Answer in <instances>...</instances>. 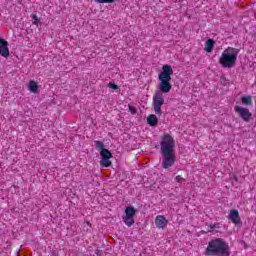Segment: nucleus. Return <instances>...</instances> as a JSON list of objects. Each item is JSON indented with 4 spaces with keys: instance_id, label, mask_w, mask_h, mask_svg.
Returning <instances> with one entry per match:
<instances>
[{
    "instance_id": "7",
    "label": "nucleus",
    "mask_w": 256,
    "mask_h": 256,
    "mask_svg": "<svg viewBox=\"0 0 256 256\" xmlns=\"http://www.w3.org/2000/svg\"><path fill=\"white\" fill-rule=\"evenodd\" d=\"M0 55L1 57H9V42H7L5 39L0 38Z\"/></svg>"
},
{
    "instance_id": "18",
    "label": "nucleus",
    "mask_w": 256,
    "mask_h": 256,
    "mask_svg": "<svg viewBox=\"0 0 256 256\" xmlns=\"http://www.w3.org/2000/svg\"><path fill=\"white\" fill-rule=\"evenodd\" d=\"M108 87L110 89H113L114 91H117V89H119V86L115 83H108Z\"/></svg>"
},
{
    "instance_id": "22",
    "label": "nucleus",
    "mask_w": 256,
    "mask_h": 256,
    "mask_svg": "<svg viewBox=\"0 0 256 256\" xmlns=\"http://www.w3.org/2000/svg\"><path fill=\"white\" fill-rule=\"evenodd\" d=\"M84 223H85V225H87L88 227H91V222L85 221Z\"/></svg>"
},
{
    "instance_id": "4",
    "label": "nucleus",
    "mask_w": 256,
    "mask_h": 256,
    "mask_svg": "<svg viewBox=\"0 0 256 256\" xmlns=\"http://www.w3.org/2000/svg\"><path fill=\"white\" fill-rule=\"evenodd\" d=\"M237 55H239V49L228 47L225 49L219 59L220 65L224 69H232L237 63Z\"/></svg>"
},
{
    "instance_id": "8",
    "label": "nucleus",
    "mask_w": 256,
    "mask_h": 256,
    "mask_svg": "<svg viewBox=\"0 0 256 256\" xmlns=\"http://www.w3.org/2000/svg\"><path fill=\"white\" fill-rule=\"evenodd\" d=\"M228 219L234 223V225H240L241 224V216H239V210L232 209L230 210V213L228 215Z\"/></svg>"
},
{
    "instance_id": "21",
    "label": "nucleus",
    "mask_w": 256,
    "mask_h": 256,
    "mask_svg": "<svg viewBox=\"0 0 256 256\" xmlns=\"http://www.w3.org/2000/svg\"><path fill=\"white\" fill-rule=\"evenodd\" d=\"M175 181L176 183H184L185 179L178 175L175 177Z\"/></svg>"
},
{
    "instance_id": "14",
    "label": "nucleus",
    "mask_w": 256,
    "mask_h": 256,
    "mask_svg": "<svg viewBox=\"0 0 256 256\" xmlns=\"http://www.w3.org/2000/svg\"><path fill=\"white\" fill-rule=\"evenodd\" d=\"M243 105H253V100H251V96H243L241 99Z\"/></svg>"
},
{
    "instance_id": "5",
    "label": "nucleus",
    "mask_w": 256,
    "mask_h": 256,
    "mask_svg": "<svg viewBox=\"0 0 256 256\" xmlns=\"http://www.w3.org/2000/svg\"><path fill=\"white\" fill-rule=\"evenodd\" d=\"M95 148L97 151L100 152V165L101 167H111V157H113V154H111V151L109 149L105 148V144L102 141L96 140L94 141Z\"/></svg>"
},
{
    "instance_id": "19",
    "label": "nucleus",
    "mask_w": 256,
    "mask_h": 256,
    "mask_svg": "<svg viewBox=\"0 0 256 256\" xmlns=\"http://www.w3.org/2000/svg\"><path fill=\"white\" fill-rule=\"evenodd\" d=\"M208 228H209L208 231L211 233V231H213V229H219V224H210L208 226Z\"/></svg>"
},
{
    "instance_id": "3",
    "label": "nucleus",
    "mask_w": 256,
    "mask_h": 256,
    "mask_svg": "<svg viewBox=\"0 0 256 256\" xmlns=\"http://www.w3.org/2000/svg\"><path fill=\"white\" fill-rule=\"evenodd\" d=\"M208 255H218V256H229L231 255V250L229 245L225 240L221 238H216L208 243L206 248Z\"/></svg>"
},
{
    "instance_id": "9",
    "label": "nucleus",
    "mask_w": 256,
    "mask_h": 256,
    "mask_svg": "<svg viewBox=\"0 0 256 256\" xmlns=\"http://www.w3.org/2000/svg\"><path fill=\"white\" fill-rule=\"evenodd\" d=\"M154 223L158 229H165V227H167L169 221L167 220V218H165V216L158 215V216H156Z\"/></svg>"
},
{
    "instance_id": "16",
    "label": "nucleus",
    "mask_w": 256,
    "mask_h": 256,
    "mask_svg": "<svg viewBox=\"0 0 256 256\" xmlns=\"http://www.w3.org/2000/svg\"><path fill=\"white\" fill-rule=\"evenodd\" d=\"M96 3H101V4H111L115 3V0H95Z\"/></svg>"
},
{
    "instance_id": "15",
    "label": "nucleus",
    "mask_w": 256,
    "mask_h": 256,
    "mask_svg": "<svg viewBox=\"0 0 256 256\" xmlns=\"http://www.w3.org/2000/svg\"><path fill=\"white\" fill-rule=\"evenodd\" d=\"M123 221L125 225L129 226V206H127L125 209V216L123 217Z\"/></svg>"
},
{
    "instance_id": "17",
    "label": "nucleus",
    "mask_w": 256,
    "mask_h": 256,
    "mask_svg": "<svg viewBox=\"0 0 256 256\" xmlns=\"http://www.w3.org/2000/svg\"><path fill=\"white\" fill-rule=\"evenodd\" d=\"M31 18L33 19V25H38L39 24V17L37 16V14H32Z\"/></svg>"
},
{
    "instance_id": "6",
    "label": "nucleus",
    "mask_w": 256,
    "mask_h": 256,
    "mask_svg": "<svg viewBox=\"0 0 256 256\" xmlns=\"http://www.w3.org/2000/svg\"><path fill=\"white\" fill-rule=\"evenodd\" d=\"M234 111H236L239 117H241V119H243V121H245L246 123H249V121H251V117L253 116V114L249 112V109L241 106H235Z\"/></svg>"
},
{
    "instance_id": "12",
    "label": "nucleus",
    "mask_w": 256,
    "mask_h": 256,
    "mask_svg": "<svg viewBox=\"0 0 256 256\" xmlns=\"http://www.w3.org/2000/svg\"><path fill=\"white\" fill-rule=\"evenodd\" d=\"M147 122L150 127H156L157 123H159V119L155 114H151L148 116Z\"/></svg>"
},
{
    "instance_id": "13",
    "label": "nucleus",
    "mask_w": 256,
    "mask_h": 256,
    "mask_svg": "<svg viewBox=\"0 0 256 256\" xmlns=\"http://www.w3.org/2000/svg\"><path fill=\"white\" fill-rule=\"evenodd\" d=\"M28 89L31 93H37L39 91V85L34 80H31L28 84Z\"/></svg>"
},
{
    "instance_id": "11",
    "label": "nucleus",
    "mask_w": 256,
    "mask_h": 256,
    "mask_svg": "<svg viewBox=\"0 0 256 256\" xmlns=\"http://www.w3.org/2000/svg\"><path fill=\"white\" fill-rule=\"evenodd\" d=\"M213 47H215V40L213 39H208L205 43L204 50L207 53H213Z\"/></svg>"
},
{
    "instance_id": "2",
    "label": "nucleus",
    "mask_w": 256,
    "mask_h": 256,
    "mask_svg": "<svg viewBox=\"0 0 256 256\" xmlns=\"http://www.w3.org/2000/svg\"><path fill=\"white\" fill-rule=\"evenodd\" d=\"M162 153V167L169 169L175 165V139L169 134H165L160 142Z\"/></svg>"
},
{
    "instance_id": "1",
    "label": "nucleus",
    "mask_w": 256,
    "mask_h": 256,
    "mask_svg": "<svg viewBox=\"0 0 256 256\" xmlns=\"http://www.w3.org/2000/svg\"><path fill=\"white\" fill-rule=\"evenodd\" d=\"M171 75H173V67L169 64L162 66V71L158 75L159 84L155 94L153 95V109L156 115H163L161 107L165 105L163 93H169L173 85L171 84Z\"/></svg>"
},
{
    "instance_id": "20",
    "label": "nucleus",
    "mask_w": 256,
    "mask_h": 256,
    "mask_svg": "<svg viewBox=\"0 0 256 256\" xmlns=\"http://www.w3.org/2000/svg\"><path fill=\"white\" fill-rule=\"evenodd\" d=\"M129 112L131 113V115H137V108H135L134 106H129Z\"/></svg>"
},
{
    "instance_id": "23",
    "label": "nucleus",
    "mask_w": 256,
    "mask_h": 256,
    "mask_svg": "<svg viewBox=\"0 0 256 256\" xmlns=\"http://www.w3.org/2000/svg\"><path fill=\"white\" fill-rule=\"evenodd\" d=\"M234 179H235L236 181H238L237 176H234Z\"/></svg>"
},
{
    "instance_id": "10",
    "label": "nucleus",
    "mask_w": 256,
    "mask_h": 256,
    "mask_svg": "<svg viewBox=\"0 0 256 256\" xmlns=\"http://www.w3.org/2000/svg\"><path fill=\"white\" fill-rule=\"evenodd\" d=\"M137 213V209L133 206H129V227L135 223V215Z\"/></svg>"
}]
</instances>
